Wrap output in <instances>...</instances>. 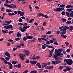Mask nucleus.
<instances>
[{
  "label": "nucleus",
  "instance_id": "obj_8",
  "mask_svg": "<svg viewBox=\"0 0 73 73\" xmlns=\"http://www.w3.org/2000/svg\"><path fill=\"white\" fill-rule=\"evenodd\" d=\"M53 51H54V49H52L51 50V51H50V50H48L49 53H50L49 54L50 55L48 56V57H50L52 56V53H53Z\"/></svg>",
  "mask_w": 73,
  "mask_h": 73
},
{
  "label": "nucleus",
  "instance_id": "obj_16",
  "mask_svg": "<svg viewBox=\"0 0 73 73\" xmlns=\"http://www.w3.org/2000/svg\"><path fill=\"white\" fill-rule=\"evenodd\" d=\"M73 30V26H70L69 27V31H72Z\"/></svg>",
  "mask_w": 73,
  "mask_h": 73
},
{
  "label": "nucleus",
  "instance_id": "obj_64",
  "mask_svg": "<svg viewBox=\"0 0 73 73\" xmlns=\"http://www.w3.org/2000/svg\"><path fill=\"white\" fill-rule=\"evenodd\" d=\"M7 45L8 46H10V45H11V43H10L9 42L7 43Z\"/></svg>",
  "mask_w": 73,
  "mask_h": 73
},
{
  "label": "nucleus",
  "instance_id": "obj_20",
  "mask_svg": "<svg viewBox=\"0 0 73 73\" xmlns=\"http://www.w3.org/2000/svg\"><path fill=\"white\" fill-rule=\"evenodd\" d=\"M11 5L12 6V8H13L14 9H15V8H16V5H14L13 4H11Z\"/></svg>",
  "mask_w": 73,
  "mask_h": 73
},
{
  "label": "nucleus",
  "instance_id": "obj_57",
  "mask_svg": "<svg viewBox=\"0 0 73 73\" xmlns=\"http://www.w3.org/2000/svg\"><path fill=\"white\" fill-rule=\"evenodd\" d=\"M8 41H9V42H12L13 41V40L12 39H9L8 40Z\"/></svg>",
  "mask_w": 73,
  "mask_h": 73
},
{
  "label": "nucleus",
  "instance_id": "obj_27",
  "mask_svg": "<svg viewBox=\"0 0 73 73\" xmlns=\"http://www.w3.org/2000/svg\"><path fill=\"white\" fill-rule=\"evenodd\" d=\"M62 37H63V38H66L67 37V36L63 34H62L61 35Z\"/></svg>",
  "mask_w": 73,
  "mask_h": 73
},
{
  "label": "nucleus",
  "instance_id": "obj_14",
  "mask_svg": "<svg viewBox=\"0 0 73 73\" xmlns=\"http://www.w3.org/2000/svg\"><path fill=\"white\" fill-rule=\"evenodd\" d=\"M0 59H1V61H4L3 62L4 64H5V62H7L6 60H5V58H4L1 57L0 58Z\"/></svg>",
  "mask_w": 73,
  "mask_h": 73
},
{
  "label": "nucleus",
  "instance_id": "obj_42",
  "mask_svg": "<svg viewBox=\"0 0 73 73\" xmlns=\"http://www.w3.org/2000/svg\"><path fill=\"white\" fill-rule=\"evenodd\" d=\"M42 40H44V41H48V40L46 39V38H42Z\"/></svg>",
  "mask_w": 73,
  "mask_h": 73
},
{
  "label": "nucleus",
  "instance_id": "obj_33",
  "mask_svg": "<svg viewBox=\"0 0 73 73\" xmlns=\"http://www.w3.org/2000/svg\"><path fill=\"white\" fill-rule=\"evenodd\" d=\"M11 63L13 65H15L16 64V62L15 61H13L11 62Z\"/></svg>",
  "mask_w": 73,
  "mask_h": 73
},
{
  "label": "nucleus",
  "instance_id": "obj_59",
  "mask_svg": "<svg viewBox=\"0 0 73 73\" xmlns=\"http://www.w3.org/2000/svg\"><path fill=\"white\" fill-rule=\"evenodd\" d=\"M56 63V61H53L52 62V64H55Z\"/></svg>",
  "mask_w": 73,
  "mask_h": 73
},
{
  "label": "nucleus",
  "instance_id": "obj_28",
  "mask_svg": "<svg viewBox=\"0 0 73 73\" xmlns=\"http://www.w3.org/2000/svg\"><path fill=\"white\" fill-rule=\"evenodd\" d=\"M61 20L63 21V22H64V23L66 21V19L62 18L61 19Z\"/></svg>",
  "mask_w": 73,
  "mask_h": 73
},
{
  "label": "nucleus",
  "instance_id": "obj_9",
  "mask_svg": "<svg viewBox=\"0 0 73 73\" xmlns=\"http://www.w3.org/2000/svg\"><path fill=\"white\" fill-rule=\"evenodd\" d=\"M42 65H41L42 68H45V67L47 65H48V64L44 62L42 63Z\"/></svg>",
  "mask_w": 73,
  "mask_h": 73
},
{
  "label": "nucleus",
  "instance_id": "obj_45",
  "mask_svg": "<svg viewBox=\"0 0 73 73\" xmlns=\"http://www.w3.org/2000/svg\"><path fill=\"white\" fill-rule=\"evenodd\" d=\"M27 37H24L23 38V40H24V41H26V40H27Z\"/></svg>",
  "mask_w": 73,
  "mask_h": 73
},
{
  "label": "nucleus",
  "instance_id": "obj_50",
  "mask_svg": "<svg viewBox=\"0 0 73 73\" xmlns=\"http://www.w3.org/2000/svg\"><path fill=\"white\" fill-rule=\"evenodd\" d=\"M48 48H52V49H55L52 46H48Z\"/></svg>",
  "mask_w": 73,
  "mask_h": 73
},
{
  "label": "nucleus",
  "instance_id": "obj_26",
  "mask_svg": "<svg viewBox=\"0 0 73 73\" xmlns=\"http://www.w3.org/2000/svg\"><path fill=\"white\" fill-rule=\"evenodd\" d=\"M73 10V9H67V11H68V12H71V11H72Z\"/></svg>",
  "mask_w": 73,
  "mask_h": 73
},
{
  "label": "nucleus",
  "instance_id": "obj_17",
  "mask_svg": "<svg viewBox=\"0 0 73 73\" xmlns=\"http://www.w3.org/2000/svg\"><path fill=\"white\" fill-rule=\"evenodd\" d=\"M73 7L72 6V5H67L66 7V8H72Z\"/></svg>",
  "mask_w": 73,
  "mask_h": 73
},
{
  "label": "nucleus",
  "instance_id": "obj_63",
  "mask_svg": "<svg viewBox=\"0 0 73 73\" xmlns=\"http://www.w3.org/2000/svg\"><path fill=\"white\" fill-rule=\"evenodd\" d=\"M13 32V31H10L9 32V34H11V33H12Z\"/></svg>",
  "mask_w": 73,
  "mask_h": 73
},
{
  "label": "nucleus",
  "instance_id": "obj_58",
  "mask_svg": "<svg viewBox=\"0 0 73 73\" xmlns=\"http://www.w3.org/2000/svg\"><path fill=\"white\" fill-rule=\"evenodd\" d=\"M25 63H29V60H27L25 61Z\"/></svg>",
  "mask_w": 73,
  "mask_h": 73
},
{
  "label": "nucleus",
  "instance_id": "obj_40",
  "mask_svg": "<svg viewBox=\"0 0 73 73\" xmlns=\"http://www.w3.org/2000/svg\"><path fill=\"white\" fill-rule=\"evenodd\" d=\"M63 31H64L60 33H61L62 34H65V33H66V31H65V30Z\"/></svg>",
  "mask_w": 73,
  "mask_h": 73
},
{
  "label": "nucleus",
  "instance_id": "obj_23",
  "mask_svg": "<svg viewBox=\"0 0 73 73\" xmlns=\"http://www.w3.org/2000/svg\"><path fill=\"white\" fill-rule=\"evenodd\" d=\"M6 12H12V10L10 9H7L6 10Z\"/></svg>",
  "mask_w": 73,
  "mask_h": 73
},
{
  "label": "nucleus",
  "instance_id": "obj_24",
  "mask_svg": "<svg viewBox=\"0 0 73 73\" xmlns=\"http://www.w3.org/2000/svg\"><path fill=\"white\" fill-rule=\"evenodd\" d=\"M66 14L67 16L68 17H69V15H70V13H69L67 11L66 12Z\"/></svg>",
  "mask_w": 73,
  "mask_h": 73
},
{
  "label": "nucleus",
  "instance_id": "obj_15",
  "mask_svg": "<svg viewBox=\"0 0 73 73\" xmlns=\"http://www.w3.org/2000/svg\"><path fill=\"white\" fill-rule=\"evenodd\" d=\"M27 39H32L33 38V36H29V35L26 36Z\"/></svg>",
  "mask_w": 73,
  "mask_h": 73
},
{
  "label": "nucleus",
  "instance_id": "obj_1",
  "mask_svg": "<svg viewBox=\"0 0 73 73\" xmlns=\"http://www.w3.org/2000/svg\"><path fill=\"white\" fill-rule=\"evenodd\" d=\"M24 52L25 54H20L19 55L21 59L22 60H25V58H24V56H29V52L28 50H24Z\"/></svg>",
  "mask_w": 73,
  "mask_h": 73
},
{
  "label": "nucleus",
  "instance_id": "obj_31",
  "mask_svg": "<svg viewBox=\"0 0 73 73\" xmlns=\"http://www.w3.org/2000/svg\"><path fill=\"white\" fill-rule=\"evenodd\" d=\"M21 31L22 32H25V31H26V30L24 29H21Z\"/></svg>",
  "mask_w": 73,
  "mask_h": 73
},
{
  "label": "nucleus",
  "instance_id": "obj_46",
  "mask_svg": "<svg viewBox=\"0 0 73 73\" xmlns=\"http://www.w3.org/2000/svg\"><path fill=\"white\" fill-rule=\"evenodd\" d=\"M42 49H45V48H46V46H45L44 45H43L42 46Z\"/></svg>",
  "mask_w": 73,
  "mask_h": 73
},
{
  "label": "nucleus",
  "instance_id": "obj_30",
  "mask_svg": "<svg viewBox=\"0 0 73 73\" xmlns=\"http://www.w3.org/2000/svg\"><path fill=\"white\" fill-rule=\"evenodd\" d=\"M2 32H3V33H4V34L7 33V31H5V30H2Z\"/></svg>",
  "mask_w": 73,
  "mask_h": 73
},
{
  "label": "nucleus",
  "instance_id": "obj_62",
  "mask_svg": "<svg viewBox=\"0 0 73 73\" xmlns=\"http://www.w3.org/2000/svg\"><path fill=\"white\" fill-rule=\"evenodd\" d=\"M21 19H23L24 20H25V17L24 16H23L21 17Z\"/></svg>",
  "mask_w": 73,
  "mask_h": 73
},
{
  "label": "nucleus",
  "instance_id": "obj_37",
  "mask_svg": "<svg viewBox=\"0 0 73 73\" xmlns=\"http://www.w3.org/2000/svg\"><path fill=\"white\" fill-rule=\"evenodd\" d=\"M64 68V67H63V66H60L59 67V69H60V70H61V69H63V68Z\"/></svg>",
  "mask_w": 73,
  "mask_h": 73
},
{
  "label": "nucleus",
  "instance_id": "obj_35",
  "mask_svg": "<svg viewBox=\"0 0 73 73\" xmlns=\"http://www.w3.org/2000/svg\"><path fill=\"white\" fill-rule=\"evenodd\" d=\"M5 59L6 61H9V58L6 57L5 58Z\"/></svg>",
  "mask_w": 73,
  "mask_h": 73
},
{
  "label": "nucleus",
  "instance_id": "obj_61",
  "mask_svg": "<svg viewBox=\"0 0 73 73\" xmlns=\"http://www.w3.org/2000/svg\"><path fill=\"white\" fill-rule=\"evenodd\" d=\"M46 25V22H44L43 23V25L44 26H45V25Z\"/></svg>",
  "mask_w": 73,
  "mask_h": 73
},
{
  "label": "nucleus",
  "instance_id": "obj_48",
  "mask_svg": "<svg viewBox=\"0 0 73 73\" xmlns=\"http://www.w3.org/2000/svg\"><path fill=\"white\" fill-rule=\"evenodd\" d=\"M9 4L8 3H5L4 4V6H5V7H8V5Z\"/></svg>",
  "mask_w": 73,
  "mask_h": 73
},
{
  "label": "nucleus",
  "instance_id": "obj_39",
  "mask_svg": "<svg viewBox=\"0 0 73 73\" xmlns=\"http://www.w3.org/2000/svg\"><path fill=\"white\" fill-rule=\"evenodd\" d=\"M24 12H22L21 13V14H20V15L21 16H24Z\"/></svg>",
  "mask_w": 73,
  "mask_h": 73
},
{
  "label": "nucleus",
  "instance_id": "obj_6",
  "mask_svg": "<svg viewBox=\"0 0 73 73\" xmlns=\"http://www.w3.org/2000/svg\"><path fill=\"white\" fill-rule=\"evenodd\" d=\"M67 64L68 65H71L73 64V60H72V59H68V60Z\"/></svg>",
  "mask_w": 73,
  "mask_h": 73
},
{
  "label": "nucleus",
  "instance_id": "obj_38",
  "mask_svg": "<svg viewBox=\"0 0 73 73\" xmlns=\"http://www.w3.org/2000/svg\"><path fill=\"white\" fill-rule=\"evenodd\" d=\"M43 17H45V18H46V19H47L48 17V16L46 15H44L43 14Z\"/></svg>",
  "mask_w": 73,
  "mask_h": 73
},
{
  "label": "nucleus",
  "instance_id": "obj_2",
  "mask_svg": "<svg viewBox=\"0 0 73 73\" xmlns=\"http://www.w3.org/2000/svg\"><path fill=\"white\" fill-rule=\"evenodd\" d=\"M55 53L57 56H59V57H62V56H61V55H63L64 54L60 52H59L58 50L56 49H55Z\"/></svg>",
  "mask_w": 73,
  "mask_h": 73
},
{
  "label": "nucleus",
  "instance_id": "obj_25",
  "mask_svg": "<svg viewBox=\"0 0 73 73\" xmlns=\"http://www.w3.org/2000/svg\"><path fill=\"white\" fill-rule=\"evenodd\" d=\"M4 28L5 29H9V26H8V25H5L4 26Z\"/></svg>",
  "mask_w": 73,
  "mask_h": 73
},
{
  "label": "nucleus",
  "instance_id": "obj_54",
  "mask_svg": "<svg viewBox=\"0 0 73 73\" xmlns=\"http://www.w3.org/2000/svg\"><path fill=\"white\" fill-rule=\"evenodd\" d=\"M36 65L37 66H38L40 65V62L37 63Z\"/></svg>",
  "mask_w": 73,
  "mask_h": 73
},
{
  "label": "nucleus",
  "instance_id": "obj_12",
  "mask_svg": "<svg viewBox=\"0 0 73 73\" xmlns=\"http://www.w3.org/2000/svg\"><path fill=\"white\" fill-rule=\"evenodd\" d=\"M4 23L6 24H11V23H12V21H4Z\"/></svg>",
  "mask_w": 73,
  "mask_h": 73
},
{
  "label": "nucleus",
  "instance_id": "obj_11",
  "mask_svg": "<svg viewBox=\"0 0 73 73\" xmlns=\"http://www.w3.org/2000/svg\"><path fill=\"white\" fill-rule=\"evenodd\" d=\"M30 63L32 65H35L37 63V62L36 61H30Z\"/></svg>",
  "mask_w": 73,
  "mask_h": 73
},
{
  "label": "nucleus",
  "instance_id": "obj_52",
  "mask_svg": "<svg viewBox=\"0 0 73 73\" xmlns=\"http://www.w3.org/2000/svg\"><path fill=\"white\" fill-rule=\"evenodd\" d=\"M70 49H67L66 50V52H67V53H69L70 52Z\"/></svg>",
  "mask_w": 73,
  "mask_h": 73
},
{
  "label": "nucleus",
  "instance_id": "obj_22",
  "mask_svg": "<svg viewBox=\"0 0 73 73\" xmlns=\"http://www.w3.org/2000/svg\"><path fill=\"white\" fill-rule=\"evenodd\" d=\"M17 48H19V45H17V48H14L13 49V51H15V50H17Z\"/></svg>",
  "mask_w": 73,
  "mask_h": 73
},
{
  "label": "nucleus",
  "instance_id": "obj_51",
  "mask_svg": "<svg viewBox=\"0 0 73 73\" xmlns=\"http://www.w3.org/2000/svg\"><path fill=\"white\" fill-rule=\"evenodd\" d=\"M38 41H40L41 42V40H42V38H38Z\"/></svg>",
  "mask_w": 73,
  "mask_h": 73
},
{
  "label": "nucleus",
  "instance_id": "obj_7",
  "mask_svg": "<svg viewBox=\"0 0 73 73\" xmlns=\"http://www.w3.org/2000/svg\"><path fill=\"white\" fill-rule=\"evenodd\" d=\"M54 59H55L56 61H58L59 60H60V58L58 56H57L56 54L54 56Z\"/></svg>",
  "mask_w": 73,
  "mask_h": 73
},
{
  "label": "nucleus",
  "instance_id": "obj_49",
  "mask_svg": "<svg viewBox=\"0 0 73 73\" xmlns=\"http://www.w3.org/2000/svg\"><path fill=\"white\" fill-rule=\"evenodd\" d=\"M65 5L62 4V5H60V7L61 8H63V7H65Z\"/></svg>",
  "mask_w": 73,
  "mask_h": 73
},
{
  "label": "nucleus",
  "instance_id": "obj_34",
  "mask_svg": "<svg viewBox=\"0 0 73 73\" xmlns=\"http://www.w3.org/2000/svg\"><path fill=\"white\" fill-rule=\"evenodd\" d=\"M23 21V19H22L21 18H20L19 19V23H21Z\"/></svg>",
  "mask_w": 73,
  "mask_h": 73
},
{
  "label": "nucleus",
  "instance_id": "obj_18",
  "mask_svg": "<svg viewBox=\"0 0 73 73\" xmlns=\"http://www.w3.org/2000/svg\"><path fill=\"white\" fill-rule=\"evenodd\" d=\"M8 26L9 27V29H10L11 28H12V29H13V26L12 25H9Z\"/></svg>",
  "mask_w": 73,
  "mask_h": 73
},
{
  "label": "nucleus",
  "instance_id": "obj_3",
  "mask_svg": "<svg viewBox=\"0 0 73 73\" xmlns=\"http://www.w3.org/2000/svg\"><path fill=\"white\" fill-rule=\"evenodd\" d=\"M64 9V8L58 7L56 9H54V11H56V12H61L62 11H63Z\"/></svg>",
  "mask_w": 73,
  "mask_h": 73
},
{
  "label": "nucleus",
  "instance_id": "obj_55",
  "mask_svg": "<svg viewBox=\"0 0 73 73\" xmlns=\"http://www.w3.org/2000/svg\"><path fill=\"white\" fill-rule=\"evenodd\" d=\"M62 15H65V13L64 12V11H63L62 12Z\"/></svg>",
  "mask_w": 73,
  "mask_h": 73
},
{
  "label": "nucleus",
  "instance_id": "obj_43",
  "mask_svg": "<svg viewBox=\"0 0 73 73\" xmlns=\"http://www.w3.org/2000/svg\"><path fill=\"white\" fill-rule=\"evenodd\" d=\"M36 40V38H34V39L32 40H31V42H35V40Z\"/></svg>",
  "mask_w": 73,
  "mask_h": 73
},
{
  "label": "nucleus",
  "instance_id": "obj_60",
  "mask_svg": "<svg viewBox=\"0 0 73 73\" xmlns=\"http://www.w3.org/2000/svg\"><path fill=\"white\" fill-rule=\"evenodd\" d=\"M49 42L50 43V44H52V43L53 42V41L52 40H51L49 41Z\"/></svg>",
  "mask_w": 73,
  "mask_h": 73
},
{
  "label": "nucleus",
  "instance_id": "obj_10",
  "mask_svg": "<svg viewBox=\"0 0 73 73\" xmlns=\"http://www.w3.org/2000/svg\"><path fill=\"white\" fill-rule=\"evenodd\" d=\"M5 55L7 57H11V55L8 52H6L5 53Z\"/></svg>",
  "mask_w": 73,
  "mask_h": 73
},
{
  "label": "nucleus",
  "instance_id": "obj_4",
  "mask_svg": "<svg viewBox=\"0 0 73 73\" xmlns=\"http://www.w3.org/2000/svg\"><path fill=\"white\" fill-rule=\"evenodd\" d=\"M5 64H8V65H9L10 66H9V68H10V69H12L13 68V66H12V64L11 63V62H5Z\"/></svg>",
  "mask_w": 73,
  "mask_h": 73
},
{
  "label": "nucleus",
  "instance_id": "obj_21",
  "mask_svg": "<svg viewBox=\"0 0 73 73\" xmlns=\"http://www.w3.org/2000/svg\"><path fill=\"white\" fill-rule=\"evenodd\" d=\"M30 27V26H24L23 27V28L24 29H27V28H29Z\"/></svg>",
  "mask_w": 73,
  "mask_h": 73
},
{
  "label": "nucleus",
  "instance_id": "obj_36",
  "mask_svg": "<svg viewBox=\"0 0 73 73\" xmlns=\"http://www.w3.org/2000/svg\"><path fill=\"white\" fill-rule=\"evenodd\" d=\"M1 8V11H2V12H4V11H5L4 7H2Z\"/></svg>",
  "mask_w": 73,
  "mask_h": 73
},
{
  "label": "nucleus",
  "instance_id": "obj_5",
  "mask_svg": "<svg viewBox=\"0 0 73 73\" xmlns=\"http://www.w3.org/2000/svg\"><path fill=\"white\" fill-rule=\"evenodd\" d=\"M71 70V68L69 67V66H66L65 68L63 70L64 72H67V71H70Z\"/></svg>",
  "mask_w": 73,
  "mask_h": 73
},
{
  "label": "nucleus",
  "instance_id": "obj_53",
  "mask_svg": "<svg viewBox=\"0 0 73 73\" xmlns=\"http://www.w3.org/2000/svg\"><path fill=\"white\" fill-rule=\"evenodd\" d=\"M43 14H42V13H39L38 14V16H43Z\"/></svg>",
  "mask_w": 73,
  "mask_h": 73
},
{
  "label": "nucleus",
  "instance_id": "obj_56",
  "mask_svg": "<svg viewBox=\"0 0 73 73\" xmlns=\"http://www.w3.org/2000/svg\"><path fill=\"white\" fill-rule=\"evenodd\" d=\"M65 44H66L67 46H68V45H69V43H68L67 42H65Z\"/></svg>",
  "mask_w": 73,
  "mask_h": 73
},
{
  "label": "nucleus",
  "instance_id": "obj_13",
  "mask_svg": "<svg viewBox=\"0 0 73 73\" xmlns=\"http://www.w3.org/2000/svg\"><path fill=\"white\" fill-rule=\"evenodd\" d=\"M63 29L65 31H66V30H68L69 29V27L67 26H65L64 27Z\"/></svg>",
  "mask_w": 73,
  "mask_h": 73
},
{
  "label": "nucleus",
  "instance_id": "obj_29",
  "mask_svg": "<svg viewBox=\"0 0 73 73\" xmlns=\"http://www.w3.org/2000/svg\"><path fill=\"white\" fill-rule=\"evenodd\" d=\"M53 68V66H48V69H52Z\"/></svg>",
  "mask_w": 73,
  "mask_h": 73
},
{
  "label": "nucleus",
  "instance_id": "obj_47",
  "mask_svg": "<svg viewBox=\"0 0 73 73\" xmlns=\"http://www.w3.org/2000/svg\"><path fill=\"white\" fill-rule=\"evenodd\" d=\"M68 59H64V62H66V63H67L68 62Z\"/></svg>",
  "mask_w": 73,
  "mask_h": 73
},
{
  "label": "nucleus",
  "instance_id": "obj_19",
  "mask_svg": "<svg viewBox=\"0 0 73 73\" xmlns=\"http://www.w3.org/2000/svg\"><path fill=\"white\" fill-rule=\"evenodd\" d=\"M8 15L9 16H12L13 15H15V13H8Z\"/></svg>",
  "mask_w": 73,
  "mask_h": 73
},
{
  "label": "nucleus",
  "instance_id": "obj_41",
  "mask_svg": "<svg viewBox=\"0 0 73 73\" xmlns=\"http://www.w3.org/2000/svg\"><path fill=\"white\" fill-rule=\"evenodd\" d=\"M70 16L71 17H73V14L71 13H70Z\"/></svg>",
  "mask_w": 73,
  "mask_h": 73
},
{
  "label": "nucleus",
  "instance_id": "obj_32",
  "mask_svg": "<svg viewBox=\"0 0 73 73\" xmlns=\"http://www.w3.org/2000/svg\"><path fill=\"white\" fill-rule=\"evenodd\" d=\"M54 45H58V43L57 42V40H55V42L53 43Z\"/></svg>",
  "mask_w": 73,
  "mask_h": 73
},
{
  "label": "nucleus",
  "instance_id": "obj_44",
  "mask_svg": "<svg viewBox=\"0 0 73 73\" xmlns=\"http://www.w3.org/2000/svg\"><path fill=\"white\" fill-rule=\"evenodd\" d=\"M66 24H71V21H68L66 22Z\"/></svg>",
  "mask_w": 73,
  "mask_h": 73
}]
</instances>
